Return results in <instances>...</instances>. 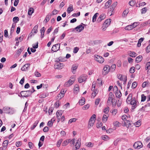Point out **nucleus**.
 I'll use <instances>...</instances> for the list:
<instances>
[{
  "mask_svg": "<svg viewBox=\"0 0 150 150\" xmlns=\"http://www.w3.org/2000/svg\"><path fill=\"white\" fill-rule=\"evenodd\" d=\"M132 94L130 93L128 95L126 100L127 103H129L128 102H130L129 104L133 105L132 108V110H134L137 107V101L136 100L135 97L132 98Z\"/></svg>",
  "mask_w": 150,
  "mask_h": 150,
  "instance_id": "nucleus-1",
  "label": "nucleus"
},
{
  "mask_svg": "<svg viewBox=\"0 0 150 150\" xmlns=\"http://www.w3.org/2000/svg\"><path fill=\"white\" fill-rule=\"evenodd\" d=\"M32 89L33 91L32 90H29L21 91V96L22 97H26L30 96L35 91L33 87H32Z\"/></svg>",
  "mask_w": 150,
  "mask_h": 150,
  "instance_id": "nucleus-2",
  "label": "nucleus"
},
{
  "mask_svg": "<svg viewBox=\"0 0 150 150\" xmlns=\"http://www.w3.org/2000/svg\"><path fill=\"white\" fill-rule=\"evenodd\" d=\"M143 146L142 144L140 141L136 142L133 145V147L134 148L137 149H139L142 148Z\"/></svg>",
  "mask_w": 150,
  "mask_h": 150,
  "instance_id": "nucleus-3",
  "label": "nucleus"
},
{
  "mask_svg": "<svg viewBox=\"0 0 150 150\" xmlns=\"http://www.w3.org/2000/svg\"><path fill=\"white\" fill-rule=\"evenodd\" d=\"M87 78V76L85 74H83L80 76L78 79V81L79 83H81L85 81Z\"/></svg>",
  "mask_w": 150,
  "mask_h": 150,
  "instance_id": "nucleus-4",
  "label": "nucleus"
},
{
  "mask_svg": "<svg viewBox=\"0 0 150 150\" xmlns=\"http://www.w3.org/2000/svg\"><path fill=\"white\" fill-rule=\"evenodd\" d=\"M94 57L95 59L99 63H102L104 62V59L102 57L98 55H95Z\"/></svg>",
  "mask_w": 150,
  "mask_h": 150,
  "instance_id": "nucleus-5",
  "label": "nucleus"
},
{
  "mask_svg": "<svg viewBox=\"0 0 150 150\" xmlns=\"http://www.w3.org/2000/svg\"><path fill=\"white\" fill-rule=\"evenodd\" d=\"M117 76L118 78L120 80V81H122V82H123V84H125L126 83V81H127V79L126 78V77L125 76H124L123 77H122V75L121 74H119L117 75Z\"/></svg>",
  "mask_w": 150,
  "mask_h": 150,
  "instance_id": "nucleus-6",
  "label": "nucleus"
},
{
  "mask_svg": "<svg viewBox=\"0 0 150 150\" xmlns=\"http://www.w3.org/2000/svg\"><path fill=\"white\" fill-rule=\"evenodd\" d=\"M60 47V44L57 43V44L54 45L53 46L51 50L54 52H56L59 49Z\"/></svg>",
  "mask_w": 150,
  "mask_h": 150,
  "instance_id": "nucleus-7",
  "label": "nucleus"
},
{
  "mask_svg": "<svg viewBox=\"0 0 150 150\" xmlns=\"http://www.w3.org/2000/svg\"><path fill=\"white\" fill-rule=\"evenodd\" d=\"M38 26L37 25H35L33 29H32L31 33L29 34V35L30 36H31L32 34H33V33L35 34L38 32Z\"/></svg>",
  "mask_w": 150,
  "mask_h": 150,
  "instance_id": "nucleus-8",
  "label": "nucleus"
},
{
  "mask_svg": "<svg viewBox=\"0 0 150 150\" xmlns=\"http://www.w3.org/2000/svg\"><path fill=\"white\" fill-rule=\"evenodd\" d=\"M63 67V64L59 62H57L54 65L55 68L57 69H62Z\"/></svg>",
  "mask_w": 150,
  "mask_h": 150,
  "instance_id": "nucleus-9",
  "label": "nucleus"
},
{
  "mask_svg": "<svg viewBox=\"0 0 150 150\" xmlns=\"http://www.w3.org/2000/svg\"><path fill=\"white\" fill-rule=\"evenodd\" d=\"M81 139L79 138L75 145V148L76 149H79L81 146Z\"/></svg>",
  "mask_w": 150,
  "mask_h": 150,
  "instance_id": "nucleus-10",
  "label": "nucleus"
},
{
  "mask_svg": "<svg viewBox=\"0 0 150 150\" xmlns=\"http://www.w3.org/2000/svg\"><path fill=\"white\" fill-rule=\"evenodd\" d=\"M30 64H25L21 68V70L22 71H26L29 68Z\"/></svg>",
  "mask_w": 150,
  "mask_h": 150,
  "instance_id": "nucleus-11",
  "label": "nucleus"
},
{
  "mask_svg": "<svg viewBox=\"0 0 150 150\" xmlns=\"http://www.w3.org/2000/svg\"><path fill=\"white\" fill-rule=\"evenodd\" d=\"M105 17V14H101L100 17L98 18L97 21L98 23L100 22L102 20L104 19Z\"/></svg>",
  "mask_w": 150,
  "mask_h": 150,
  "instance_id": "nucleus-12",
  "label": "nucleus"
},
{
  "mask_svg": "<svg viewBox=\"0 0 150 150\" xmlns=\"http://www.w3.org/2000/svg\"><path fill=\"white\" fill-rule=\"evenodd\" d=\"M84 29V27L83 26L81 25H79L77 26L74 29L76 30L77 31L80 32Z\"/></svg>",
  "mask_w": 150,
  "mask_h": 150,
  "instance_id": "nucleus-13",
  "label": "nucleus"
},
{
  "mask_svg": "<svg viewBox=\"0 0 150 150\" xmlns=\"http://www.w3.org/2000/svg\"><path fill=\"white\" fill-rule=\"evenodd\" d=\"M103 70L105 74H107L110 70V67L108 65H106L104 67Z\"/></svg>",
  "mask_w": 150,
  "mask_h": 150,
  "instance_id": "nucleus-14",
  "label": "nucleus"
},
{
  "mask_svg": "<svg viewBox=\"0 0 150 150\" xmlns=\"http://www.w3.org/2000/svg\"><path fill=\"white\" fill-rule=\"evenodd\" d=\"M46 30V28L45 27H43L42 28H41L40 30V33H41V38H43L44 37V33L45 32Z\"/></svg>",
  "mask_w": 150,
  "mask_h": 150,
  "instance_id": "nucleus-15",
  "label": "nucleus"
},
{
  "mask_svg": "<svg viewBox=\"0 0 150 150\" xmlns=\"http://www.w3.org/2000/svg\"><path fill=\"white\" fill-rule=\"evenodd\" d=\"M108 114L104 115L102 117V121L103 122H105L107 120L108 117Z\"/></svg>",
  "mask_w": 150,
  "mask_h": 150,
  "instance_id": "nucleus-16",
  "label": "nucleus"
},
{
  "mask_svg": "<svg viewBox=\"0 0 150 150\" xmlns=\"http://www.w3.org/2000/svg\"><path fill=\"white\" fill-rule=\"evenodd\" d=\"M85 102V99L83 97H82L79 101V103L80 105H83Z\"/></svg>",
  "mask_w": 150,
  "mask_h": 150,
  "instance_id": "nucleus-17",
  "label": "nucleus"
},
{
  "mask_svg": "<svg viewBox=\"0 0 150 150\" xmlns=\"http://www.w3.org/2000/svg\"><path fill=\"white\" fill-rule=\"evenodd\" d=\"M73 11V6L72 5H70L67 8V11L68 13H70Z\"/></svg>",
  "mask_w": 150,
  "mask_h": 150,
  "instance_id": "nucleus-18",
  "label": "nucleus"
},
{
  "mask_svg": "<svg viewBox=\"0 0 150 150\" xmlns=\"http://www.w3.org/2000/svg\"><path fill=\"white\" fill-rule=\"evenodd\" d=\"M142 59V57L141 55H139L136 58V62L137 63L140 62Z\"/></svg>",
  "mask_w": 150,
  "mask_h": 150,
  "instance_id": "nucleus-19",
  "label": "nucleus"
},
{
  "mask_svg": "<svg viewBox=\"0 0 150 150\" xmlns=\"http://www.w3.org/2000/svg\"><path fill=\"white\" fill-rule=\"evenodd\" d=\"M95 122V120H93V121H89L88 125V128H90L91 127H92L94 123Z\"/></svg>",
  "mask_w": 150,
  "mask_h": 150,
  "instance_id": "nucleus-20",
  "label": "nucleus"
},
{
  "mask_svg": "<svg viewBox=\"0 0 150 150\" xmlns=\"http://www.w3.org/2000/svg\"><path fill=\"white\" fill-rule=\"evenodd\" d=\"M115 93V94L117 97L119 98L121 96L122 94L120 90L118 91Z\"/></svg>",
  "mask_w": 150,
  "mask_h": 150,
  "instance_id": "nucleus-21",
  "label": "nucleus"
},
{
  "mask_svg": "<svg viewBox=\"0 0 150 150\" xmlns=\"http://www.w3.org/2000/svg\"><path fill=\"white\" fill-rule=\"evenodd\" d=\"M8 141L6 140L4 141L3 143L2 146L4 148H6L8 144Z\"/></svg>",
  "mask_w": 150,
  "mask_h": 150,
  "instance_id": "nucleus-22",
  "label": "nucleus"
},
{
  "mask_svg": "<svg viewBox=\"0 0 150 150\" xmlns=\"http://www.w3.org/2000/svg\"><path fill=\"white\" fill-rule=\"evenodd\" d=\"M38 120H37L35 122L33 126L31 127V130H33L35 128V127L36 126L37 124H38Z\"/></svg>",
  "mask_w": 150,
  "mask_h": 150,
  "instance_id": "nucleus-23",
  "label": "nucleus"
},
{
  "mask_svg": "<svg viewBox=\"0 0 150 150\" xmlns=\"http://www.w3.org/2000/svg\"><path fill=\"white\" fill-rule=\"evenodd\" d=\"M34 12V9L33 8H30L28 10V14L29 15H31Z\"/></svg>",
  "mask_w": 150,
  "mask_h": 150,
  "instance_id": "nucleus-24",
  "label": "nucleus"
},
{
  "mask_svg": "<svg viewBox=\"0 0 150 150\" xmlns=\"http://www.w3.org/2000/svg\"><path fill=\"white\" fill-rule=\"evenodd\" d=\"M98 15H99V13H96L93 16V19H92V21L93 22H94L96 21V18H97V16H98Z\"/></svg>",
  "mask_w": 150,
  "mask_h": 150,
  "instance_id": "nucleus-25",
  "label": "nucleus"
},
{
  "mask_svg": "<svg viewBox=\"0 0 150 150\" xmlns=\"http://www.w3.org/2000/svg\"><path fill=\"white\" fill-rule=\"evenodd\" d=\"M141 121L140 120H139L137 122L134 123V125H135L136 127H139L141 125Z\"/></svg>",
  "mask_w": 150,
  "mask_h": 150,
  "instance_id": "nucleus-26",
  "label": "nucleus"
},
{
  "mask_svg": "<svg viewBox=\"0 0 150 150\" xmlns=\"http://www.w3.org/2000/svg\"><path fill=\"white\" fill-rule=\"evenodd\" d=\"M77 68V66L76 65H73L71 68L72 71L73 73L75 74V70H76Z\"/></svg>",
  "mask_w": 150,
  "mask_h": 150,
  "instance_id": "nucleus-27",
  "label": "nucleus"
},
{
  "mask_svg": "<svg viewBox=\"0 0 150 150\" xmlns=\"http://www.w3.org/2000/svg\"><path fill=\"white\" fill-rule=\"evenodd\" d=\"M48 95V94L46 93H43L40 96V98H44Z\"/></svg>",
  "mask_w": 150,
  "mask_h": 150,
  "instance_id": "nucleus-28",
  "label": "nucleus"
},
{
  "mask_svg": "<svg viewBox=\"0 0 150 150\" xmlns=\"http://www.w3.org/2000/svg\"><path fill=\"white\" fill-rule=\"evenodd\" d=\"M129 56L132 57H135L137 56V54L134 52H130Z\"/></svg>",
  "mask_w": 150,
  "mask_h": 150,
  "instance_id": "nucleus-29",
  "label": "nucleus"
},
{
  "mask_svg": "<svg viewBox=\"0 0 150 150\" xmlns=\"http://www.w3.org/2000/svg\"><path fill=\"white\" fill-rule=\"evenodd\" d=\"M133 29V28L131 25H128L125 28V29L126 30H130Z\"/></svg>",
  "mask_w": 150,
  "mask_h": 150,
  "instance_id": "nucleus-30",
  "label": "nucleus"
},
{
  "mask_svg": "<svg viewBox=\"0 0 150 150\" xmlns=\"http://www.w3.org/2000/svg\"><path fill=\"white\" fill-rule=\"evenodd\" d=\"M136 3V1L134 0H132L129 1V4L132 6H134Z\"/></svg>",
  "mask_w": 150,
  "mask_h": 150,
  "instance_id": "nucleus-31",
  "label": "nucleus"
},
{
  "mask_svg": "<svg viewBox=\"0 0 150 150\" xmlns=\"http://www.w3.org/2000/svg\"><path fill=\"white\" fill-rule=\"evenodd\" d=\"M52 16V14H50V15H47L46 17L45 21V22L47 23V22L50 19L51 17V16Z\"/></svg>",
  "mask_w": 150,
  "mask_h": 150,
  "instance_id": "nucleus-32",
  "label": "nucleus"
},
{
  "mask_svg": "<svg viewBox=\"0 0 150 150\" xmlns=\"http://www.w3.org/2000/svg\"><path fill=\"white\" fill-rule=\"evenodd\" d=\"M111 21V20L110 19H109L107 20L103 24V25H104L105 24H106L107 25H110V23Z\"/></svg>",
  "mask_w": 150,
  "mask_h": 150,
  "instance_id": "nucleus-33",
  "label": "nucleus"
},
{
  "mask_svg": "<svg viewBox=\"0 0 150 150\" xmlns=\"http://www.w3.org/2000/svg\"><path fill=\"white\" fill-rule=\"evenodd\" d=\"M64 96L61 93H60L59 94H58L57 96V99L58 100H60Z\"/></svg>",
  "mask_w": 150,
  "mask_h": 150,
  "instance_id": "nucleus-34",
  "label": "nucleus"
},
{
  "mask_svg": "<svg viewBox=\"0 0 150 150\" xmlns=\"http://www.w3.org/2000/svg\"><path fill=\"white\" fill-rule=\"evenodd\" d=\"M109 107H107L103 110V112L106 114H108V113L109 112Z\"/></svg>",
  "mask_w": 150,
  "mask_h": 150,
  "instance_id": "nucleus-35",
  "label": "nucleus"
},
{
  "mask_svg": "<svg viewBox=\"0 0 150 150\" xmlns=\"http://www.w3.org/2000/svg\"><path fill=\"white\" fill-rule=\"evenodd\" d=\"M98 91L96 89L95 91H93V92L92 93L91 97H93V98H94L96 96V95Z\"/></svg>",
  "mask_w": 150,
  "mask_h": 150,
  "instance_id": "nucleus-36",
  "label": "nucleus"
},
{
  "mask_svg": "<svg viewBox=\"0 0 150 150\" xmlns=\"http://www.w3.org/2000/svg\"><path fill=\"white\" fill-rule=\"evenodd\" d=\"M23 49H22L21 48L18 50H17L16 52V54H17L18 56L20 55V54L23 51Z\"/></svg>",
  "mask_w": 150,
  "mask_h": 150,
  "instance_id": "nucleus-37",
  "label": "nucleus"
},
{
  "mask_svg": "<svg viewBox=\"0 0 150 150\" xmlns=\"http://www.w3.org/2000/svg\"><path fill=\"white\" fill-rule=\"evenodd\" d=\"M19 21V18L18 17H15L13 19V21L15 23H17Z\"/></svg>",
  "mask_w": 150,
  "mask_h": 150,
  "instance_id": "nucleus-38",
  "label": "nucleus"
},
{
  "mask_svg": "<svg viewBox=\"0 0 150 150\" xmlns=\"http://www.w3.org/2000/svg\"><path fill=\"white\" fill-rule=\"evenodd\" d=\"M96 117V115L95 114H93L90 118L89 120L90 121H93V120H95Z\"/></svg>",
  "mask_w": 150,
  "mask_h": 150,
  "instance_id": "nucleus-39",
  "label": "nucleus"
},
{
  "mask_svg": "<svg viewBox=\"0 0 150 150\" xmlns=\"http://www.w3.org/2000/svg\"><path fill=\"white\" fill-rule=\"evenodd\" d=\"M112 99H113V98H108V100L107 101V105H109L111 104V103H112Z\"/></svg>",
  "mask_w": 150,
  "mask_h": 150,
  "instance_id": "nucleus-40",
  "label": "nucleus"
},
{
  "mask_svg": "<svg viewBox=\"0 0 150 150\" xmlns=\"http://www.w3.org/2000/svg\"><path fill=\"white\" fill-rule=\"evenodd\" d=\"M147 10V8L146 7H144L143 8H142L141 10V13L142 14H144L145 13Z\"/></svg>",
  "mask_w": 150,
  "mask_h": 150,
  "instance_id": "nucleus-41",
  "label": "nucleus"
},
{
  "mask_svg": "<svg viewBox=\"0 0 150 150\" xmlns=\"http://www.w3.org/2000/svg\"><path fill=\"white\" fill-rule=\"evenodd\" d=\"M146 99V97L144 94L141 95V101L144 102L145 101Z\"/></svg>",
  "mask_w": 150,
  "mask_h": 150,
  "instance_id": "nucleus-42",
  "label": "nucleus"
},
{
  "mask_svg": "<svg viewBox=\"0 0 150 150\" xmlns=\"http://www.w3.org/2000/svg\"><path fill=\"white\" fill-rule=\"evenodd\" d=\"M75 80L74 79L73 80L70 79L67 82V83L69 84H72L74 83Z\"/></svg>",
  "mask_w": 150,
  "mask_h": 150,
  "instance_id": "nucleus-43",
  "label": "nucleus"
},
{
  "mask_svg": "<svg viewBox=\"0 0 150 150\" xmlns=\"http://www.w3.org/2000/svg\"><path fill=\"white\" fill-rule=\"evenodd\" d=\"M116 68V65L115 64H112L110 67V70L112 71H113Z\"/></svg>",
  "mask_w": 150,
  "mask_h": 150,
  "instance_id": "nucleus-44",
  "label": "nucleus"
},
{
  "mask_svg": "<svg viewBox=\"0 0 150 150\" xmlns=\"http://www.w3.org/2000/svg\"><path fill=\"white\" fill-rule=\"evenodd\" d=\"M62 139H60L57 142V146L58 147H59L60 146V144L62 142Z\"/></svg>",
  "mask_w": 150,
  "mask_h": 150,
  "instance_id": "nucleus-45",
  "label": "nucleus"
},
{
  "mask_svg": "<svg viewBox=\"0 0 150 150\" xmlns=\"http://www.w3.org/2000/svg\"><path fill=\"white\" fill-rule=\"evenodd\" d=\"M139 24V22H134L132 24H131L132 28H133L136 27Z\"/></svg>",
  "mask_w": 150,
  "mask_h": 150,
  "instance_id": "nucleus-46",
  "label": "nucleus"
},
{
  "mask_svg": "<svg viewBox=\"0 0 150 150\" xmlns=\"http://www.w3.org/2000/svg\"><path fill=\"white\" fill-rule=\"evenodd\" d=\"M149 25H150V20H149L145 22L143 24V26Z\"/></svg>",
  "mask_w": 150,
  "mask_h": 150,
  "instance_id": "nucleus-47",
  "label": "nucleus"
},
{
  "mask_svg": "<svg viewBox=\"0 0 150 150\" xmlns=\"http://www.w3.org/2000/svg\"><path fill=\"white\" fill-rule=\"evenodd\" d=\"M135 71V68L134 67H131L129 70V72L131 73H134Z\"/></svg>",
  "mask_w": 150,
  "mask_h": 150,
  "instance_id": "nucleus-48",
  "label": "nucleus"
},
{
  "mask_svg": "<svg viewBox=\"0 0 150 150\" xmlns=\"http://www.w3.org/2000/svg\"><path fill=\"white\" fill-rule=\"evenodd\" d=\"M79 87L78 85H75V86L74 88V91H79Z\"/></svg>",
  "mask_w": 150,
  "mask_h": 150,
  "instance_id": "nucleus-49",
  "label": "nucleus"
},
{
  "mask_svg": "<svg viewBox=\"0 0 150 150\" xmlns=\"http://www.w3.org/2000/svg\"><path fill=\"white\" fill-rule=\"evenodd\" d=\"M101 138L102 139L104 140L109 139V137L107 136H103L101 137Z\"/></svg>",
  "mask_w": 150,
  "mask_h": 150,
  "instance_id": "nucleus-50",
  "label": "nucleus"
},
{
  "mask_svg": "<svg viewBox=\"0 0 150 150\" xmlns=\"http://www.w3.org/2000/svg\"><path fill=\"white\" fill-rule=\"evenodd\" d=\"M89 105L88 104H87L82 107V109L83 110H86L89 108Z\"/></svg>",
  "mask_w": 150,
  "mask_h": 150,
  "instance_id": "nucleus-51",
  "label": "nucleus"
},
{
  "mask_svg": "<svg viewBox=\"0 0 150 150\" xmlns=\"http://www.w3.org/2000/svg\"><path fill=\"white\" fill-rule=\"evenodd\" d=\"M115 8L112 6H111L110 7V9H109V11L108 12V13H110L111 12H112L114 10Z\"/></svg>",
  "mask_w": 150,
  "mask_h": 150,
  "instance_id": "nucleus-52",
  "label": "nucleus"
},
{
  "mask_svg": "<svg viewBox=\"0 0 150 150\" xmlns=\"http://www.w3.org/2000/svg\"><path fill=\"white\" fill-rule=\"evenodd\" d=\"M22 144L21 142H16V145L17 147L20 146Z\"/></svg>",
  "mask_w": 150,
  "mask_h": 150,
  "instance_id": "nucleus-53",
  "label": "nucleus"
},
{
  "mask_svg": "<svg viewBox=\"0 0 150 150\" xmlns=\"http://www.w3.org/2000/svg\"><path fill=\"white\" fill-rule=\"evenodd\" d=\"M53 109H54L52 107L50 108L49 109V112H48L49 114V115H50L52 114V113L53 110Z\"/></svg>",
  "mask_w": 150,
  "mask_h": 150,
  "instance_id": "nucleus-54",
  "label": "nucleus"
},
{
  "mask_svg": "<svg viewBox=\"0 0 150 150\" xmlns=\"http://www.w3.org/2000/svg\"><path fill=\"white\" fill-rule=\"evenodd\" d=\"M76 119L75 118H72L69 120V123H71L72 122H75L76 121Z\"/></svg>",
  "mask_w": 150,
  "mask_h": 150,
  "instance_id": "nucleus-55",
  "label": "nucleus"
},
{
  "mask_svg": "<svg viewBox=\"0 0 150 150\" xmlns=\"http://www.w3.org/2000/svg\"><path fill=\"white\" fill-rule=\"evenodd\" d=\"M49 129V128L47 127H45L43 129V131L45 132H47Z\"/></svg>",
  "mask_w": 150,
  "mask_h": 150,
  "instance_id": "nucleus-56",
  "label": "nucleus"
},
{
  "mask_svg": "<svg viewBox=\"0 0 150 150\" xmlns=\"http://www.w3.org/2000/svg\"><path fill=\"white\" fill-rule=\"evenodd\" d=\"M100 100V98H97L96 99L95 101V104L96 105H97L99 103V102Z\"/></svg>",
  "mask_w": 150,
  "mask_h": 150,
  "instance_id": "nucleus-57",
  "label": "nucleus"
},
{
  "mask_svg": "<svg viewBox=\"0 0 150 150\" xmlns=\"http://www.w3.org/2000/svg\"><path fill=\"white\" fill-rule=\"evenodd\" d=\"M146 51L147 53H149L150 52V44L149 45L146 47Z\"/></svg>",
  "mask_w": 150,
  "mask_h": 150,
  "instance_id": "nucleus-58",
  "label": "nucleus"
},
{
  "mask_svg": "<svg viewBox=\"0 0 150 150\" xmlns=\"http://www.w3.org/2000/svg\"><path fill=\"white\" fill-rule=\"evenodd\" d=\"M79 50V48L78 47H74V51H73V52L75 53H76Z\"/></svg>",
  "mask_w": 150,
  "mask_h": 150,
  "instance_id": "nucleus-59",
  "label": "nucleus"
},
{
  "mask_svg": "<svg viewBox=\"0 0 150 150\" xmlns=\"http://www.w3.org/2000/svg\"><path fill=\"white\" fill-rule=\"evenodd\" d=\"M68 144V142L67 140H65L62 143V145L63 146H65L67 145Z\"/></svg>",
  "mask_w": 150,
  "mask_h": 150,
  "instance_id": "nucleus-60",
  "label": "nucleus"
},
{
  "mask_svg": "<svg viewBox=\"0 0 150 150\" xmlns=\"http://www.w3.org/2000/svg\"><path fill=\"white\" fill-rule=\"evenodd\" d=\"M97 82L98 84H101L102 83V81L100 79H98Z\"/></svg>",
  "mask_w": 150,
  "mask_h": 150,
  "instance_id": "nucleus-61",
  "label": "nucleus"
},
{
  "mask_svg": "<svg viewBox=\"0 0 150 150\" xmlns=\"http://www.w3.org/2000/svg\"><path fill=\"white\" fill-rule=\"evenodd\" d=\"M113 91L115 92H117V91H119L118 89V88L116 86H115L113 87Z\"/></svg>",
  "mask_w": 150,
  "mask_h": 150,
  "instance_id": "nucleus-62",
  "label": "nucleus"
},
{
  "mask_svg": "<svg viewBox=\"0 0 150 150\" xmlns=\"http://www.w3.org/2000/svg\"><path fill=\"white\" fill-rule=\"evenodd\" d=\"M114 96L112 92H110L109 95V98H113V97Z\"/></svg>",
  "mask_w": 150,
  "mask_h": 150,
  "instance_id": "nucleus-63",
  "label": "nucleus"
},
{
  "mask_svg": "<svg viewBox=\"0 0 150 150\" xmlns=\"http://www.w3.org/2000/svg\"><path fill=\"white\" fill-rule=\"evenodd\" d=\"M57 10L54 9L52 11V13L51 14H52V16L55 15L57 13Z\"/></svg>",
  "mask_w": 150,
  "mask_h": 150,
  "instance_id": "nucleus-64",
  "label": "nucleus"
}]
</instances>
